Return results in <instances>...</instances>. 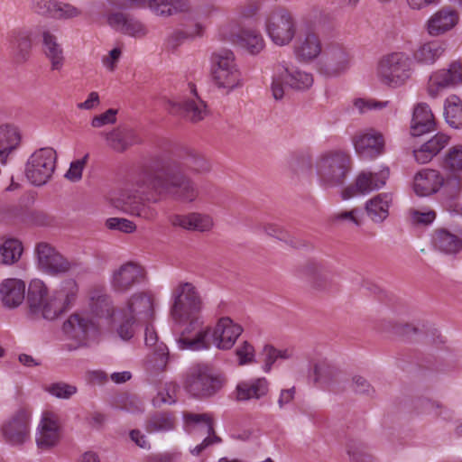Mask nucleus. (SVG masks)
<instances>
[{
  "label": "nucleus",
  "instance_id": "nucleus-37",
  "mask_svg": "<svg viewBox=\"0 0 462 462\" xmlns=\"http://www.w3.org/2000/svg\"><path fill=\"white\" fill-rule=\"evenodd\" d=\"M458 22L457 13L449 8H442L435 13L428 22L430 35H439L451 30Z\"/></svg>",
  "mask_w": 462,
  "mask_h": 462
},
{
  "label": "nucleus",
  "instance_id": "nucleus-23",
  "mask_svg": "<svg viewBox=\"0 0 462 462\" xmlns=\"http://www.w3.org/2000/svg\"><path fill=\"white\" fill-rule=\"evenodd\" d=\"M243 328L228 317L218 319L209 335L210 345L222 350L230 349L242 334Z\"/></svg>",
  "mask_w": 462,
  "mask_h": 462
},
{
  "label": "nucleus",
  "instance_id": "nucleus-13",
  "mask_svg": "<svg viewBox=\"0 0 462 462\" xmlns=\"http://www.w3.org/2000/svg\"><path fill=\"white\" fill-rule=\"evenodd\" d=\"M312 74L297 68L279 66L273 77L271 90L273 97L280 100L284 96V88L287 86L297 90H306L313 85Z\"/></svg>",
  "mask_w": 462,
  "mask_h": 462
},
{
  "label": "nucleus",
  "instance_id": "nucleus-8",
  "mask_svg": "<svg viewBox=\"0 0 462 462\" xmlns=\"http://www.w3.org/2000/svg\"><path fill=\"white\" fill-rule=\"evenodd\" d=\"M187 321L181 333L176 337V345L179 350L199 351L210 347L209 335L211 328L205 326L204 319L200 315L192 314L183 317L180 321Z\"/></svg>",
  "mask_w": 462,
  "mask_h": 462
},
{
  "label": "nucleus",
  "instance_id": "nucleus-51",
  "mask_svg": "<svg viewBox=\"0 0 462 462\" xmlns=\"http://www.w3.org/2000/svg\"><path fill=\"white\" fill-rule=\"evenodd\" d=\"M407 214L410 223L414 226H430L437 217V212L429 207L411 208Z\"/></svg>",
  "mask_w": 462,
  "mask_h": 462
},
{
  "label": "nucleus",
  "instance_id": "nucleus-26",
  "mask_svg": "<svg viewBox=\"0 0 462 462\" xmlns=\"http://www.w3.org/2000/svg\"><path fill=\"white\" fill-rule=\"evenodd\" d=\"M352 65L349 51L342 45H331L326 51V60L321 71L328 77H337L346 73Z\"/></svg>",
  "mask_w": 462,
  "mask_h": 462
},
{
  "label": "nucleus",
  "instance_id": "nucleus-14",
  "mask_svg": "<svg viewBox=\"0 0 462 462\" xmlns=\"http://www.w3.org/2000/svg\"><path fill=\"white\" fill-rule=\"evenodd\" d=\"M97 323L87 310L76 311L62 324V332L68 339L74 340L78 346L87 345L89 338L97 333Z\"/></svg>",
  "mask_w": 462,
  "mask_h": 462
},
{
  "label": "nucleus",
  "instance_id": "nucleus-47",
  "mask_svg": "<svg viewBox=\"0 0 462 462\" xmlns=\"http://www.w3.org/2000/svg\"><path fill=\"white\" fill-rule=\"evenodd\" d=\"M444 116L451 127H462V101L458 97L450 96L446 99Z\"/></svg>",
  "mask_w": 462,
  "mask_h": 462
},
{
  "label": "nucleus",
  "instance_id": "nucleus-21",
  "mask_svg": "<svg viewBox=\"0 0 462 462\" xmlns=\"http://www.w3.org/2000/svg\"><path fill=\"white\" fill-rule=\"evenodd\" d=\"M98 135L106 146L115 152H124L142 142L137 131L128 125H118L108 131H101Z\"/></svg>",
  "mask_w": 462,
  "mask_h": 462
},
{
  "label": "nucleus",
  "instance_id": "nucleus-12",
  "mask_svg": "<svg viewBox=\"0 0 462 462\" xmlns=\"http://www.w3.org/2000/svg\"><path fill=\"white\" fill-rule=\"evenodd\" d=\"M185 389L194 397H209L222 386L221 380L215 376L206 365H195L186 374Z\"/></svg>",
  "mask_w": 462,
  "mask_h": 462
},
{
  "label": "nucleus",
  "instance_id": "nucleus-30",
  "mask_svg": "<svg viewBox=\"0 0 462 462\" xmlns=\"http://www.w3.org/2000/svg\"><path fill=\"white\" fill-rule=\"evenodd\" d=\"M42 51L51 64V70L60 71L65 64L62 45L59 42L55 31L43 28L42 31Z\"/></svg>",
  "mask_w": 462,
  "mask_h": 462
},
{
  "label": "nucleus",
  "instance_id": "nucleus-29",
  "mask_svg": "<svg viewBox=\"0 0 462 462\" xmlns=\"http://www.w3.org/2000/svg\"><path fill=\"white\" fill-rule=\"evenodd\" d=\"M128 316L142 324L151 319L154 313V302L151 295L144 292L133 294L126 301L125 307L120 309Z\"/></svg>",
  "mask_w": 462,
  "mask_h": 462
},
{
  "label": "nucleus",
  "instance_id": "nucleus-52",
  "mask_svg": "<svg viewBox=\"0 0 462 462\" xmlns=\"http://www.w3.org/2000/svg\"><path fill=\"white\" fill-rule=\"evenodd\" d=\"M169 361V349L161 342L154 346L152 353L146 359V366L152 371H162Z\"/></svg>",
  "mask_w": 462,
  "mask_h": 462
},
{
  "label": "nucleus",
  "instance_id": "nucleus-39",
  "mask_svg": "<svg viewBox=\"0 0 462 462\" xmlns=\"http://www.w3.org/2000/svg\"><path fill=\"white\" fill-rule=\"evenodd\" d=\"M50 291L66 312L76 304L79 287L74 279H65L60 282L55 289Z\"/></svg>",
  "mask_w": 462,
  "mask_h": 462
},
{
  "label": "nucleus",
  "instance_id": "nucleus-2",
  "mask_svg": "<svg viewBox=\"0 0 462 462\" xmlns=\"http://www.w3.org/2000/svg\"><path fill=\"white\" fill-rule=\"evenodd\" d=\"M412 60L404 51H392L380 58L376 77L383 85L397 88L402 87L412 75Z\"/></svg>",
  "mask_w": 462,
  "mask_h": 462
},
{
  "label": "nucleus",
  "instance_id": "nucleus-36",
  "mask_svg": "<svg viewBox=\"0 0 462 462\" xmlns=\"http://www.w3.org/2000/svg\"><path fill=\"white\" fill-rule=\"evenodd\" d=\"M435 129L434 116L430 106L425 103L418 104L414 110L411 124V133L413 136H420Z\"/></svg>",
  "mask_w": 462,
  "mask_h": 462
},
{
  "label": "nucleus",
  "instance_id": "nucleus-11",
  "mask_svg": "<svg viewBox=\"0 0 462 462\" xmlns=\"http://www.w3.org/2000/svg\"><path fill=\"white\" fill-rule=\"evenodd\" d=\"M36 262L39 269L50 275L57 276L72 273L79 264L64 257L54 246L40 242L35 246Z\"/></svg>",
  "mask_w": 462,
  "mask_h": 462
},
{
  "label": "nucleus",
  "instance_id": "nucleus-9",
  "mask_svg": "<svg viewBox=\"0 0 462 462\" xmlns=\"http://www.w3.org/2000/svg\"><path fill=\"white\" fill-rule=\"evenodd\" d=\"M171 300V314L176 322H180L183 317L200 313L203 309L202 299L190 282H180L172 290Z\"/></svg>",
  "mask_w": 462,
  "mask_h": 462
},
{
  "label": "nucleus",
  "instance_id": "nucleus-58",
  "mask_svg": "<svg viewBox=\"0 0 462 462\" xmlns=\"http://www.w3.org/2000/svg\"><path fill=\"white\" fill-rule=\"evenodd\" d=\"M263 232L276 239L295 245L290 233L280 224L277 223H266L263 225Z\"/></svg>",
  "mask_w": 462,
  "mask_h": 462
},
{
  "label": "nucleus",
  "instance_id": "nucleus-60",
  "mask_svg": "<svg viewBox=\"0 0 462 462\" xmlns=\"http://www.w3.org/2000/svg\"><path fill=\"white\" fill-rule=\"evenodd\" d=\"M355 108L364 114L370 110H381L389 105V101H377L375 99L356 98L353 101Z\"/></svg>",
  "mask_w": 462,
  "mask_h": 462
},
{
  "label": "nucleus",
  "instance_id": "nucleus-48",
  "mask_svg": "<svg viewBox=\"0 0 462 462\" xmlns=\"http://www.w3.org/2000/svg\"><path fill=\"white\" fill-rule=\"evenodd\" d=\"M116 319L118 321L116 334L125 341L130 340L134 336L137 328L142 324L120 310H117L114 318V320Z\"/></svg>",
  "mask_w": 462,
  "mask_h": 462
},
{
  "label": "nucleus",
  "instance_id": "nucleus-40",
  "mask_svg": "<svg viewBox=\"0 0 462 462\" xmlns=\"http://www.w3.org/2000/svg\"><path fill=\"white\" fill-rule=\"evenodd\" d=\"M449 137L442 133L435 134L419 149L413 151L415 160L421 164L432 160L448 143Z\"/></svg>",
  "mask_w": 462,
  "mask_h": 462
},
{
  "label": "nucleus",
  "instance_id": "nucleus-50",
  "mask_svg": "<svg viewBox=\"0 0 462 462\" xmlns=\"http://www.w3.org/2000/svg\"><path fill=\"white\" fill-rule=\"evenodd\" d=\"M350 462H377L370 453L367 444L359 439H350L346 444Z\"/></svg>",
  "mask_w": 462,
  "mask_h": 462
},
{
  "label": "nucleus",
  "instance_id": "nucleus-3",
  "mask_svg": "<svg viewBox=\"0 0 462 462\" xmlns=\"http://www.w3.org/2000/svg\"><path fill=\"white\" fill-rule=\"evenodd\" d=\"M350 157L342 151H328L320 153L315 161V171L319 184L334 188L345 182L349 171Z\"/></svg>",
  "mask_w": 462,
  "mask_h": 462
},
{
  "label": "nucleus",
  "instance_id": "nucleus-33",
  "mask_svg": "<svg viewBox=\"0 0 462 462\" xmlns=\"http://www.w3.org/2000/svg\"><path fill=\"white\" fill-rule=\"evenodd\" d=\"M443 183L444 178L439 171L424 169L415 175L413 189L418 196L425 197L436 193Z\"/></svg>",
  "mask_w": 462,
  "mask_h": 462
},
{
  "label": "nucleus",
  "instance_id": "nucleus-1",
  "mask_svg": "<svg viewBox=\"0 0 462 462\" xmlns=\"http://www.w3.org/2000/svg\"><path fill=\"white\" fill-rule=\"evenodd\" d=\"M137 189L126 188L113 193L111 205L116 209L147 221L157 217V211L148 202H157L159 199L153 194L143 197V189L146 187L156 195H167L183 203L196 201L199 190L196 183L187 177L179 167L167 166L148 175L136 182Z\"/></svg>",
  "mask_w": 462,
  "mask_h": 462
},
{
  "label": "nucleus",
  "instance_id": "nucleus-44",
  "mask_svg": "<svg viewBox=\"0 0 462 462\" xmlns=\"http://www.w3.org/2000/svg\"><path fill=\"white\" fill-rule=\"evenodd\" d=\"M21 140L18 129L10 125H0V161L6 163L8 154L16 149Z\"/></svg>",
  "mask_w": 462,
  "mask_h": 462
},
{
  "label": "nucleus",
  "instance_id": "nucleus-16",
  "mask_svg": "<svg viewBox=\"0 0 462 462\" xmlns=\"http://www.w3.org/2000/svg\"><path fill=\"white\" fill-rule=\"evenodd\" d=\"M31 412L25 409H19L2 426L1 432L5 440L13 446H21L31 438Z\"/></svg>",
  "mask_w": 462,
  "mask_h": 462
},
{
  "label": "nucleus",
  "instance_id": "nucleus-20",
  "mask_svg": "<svg viewBox=\"0 0 462 462\" xmlns=\"http://www.w3.org/2000/svg\"><path fill=\"white\" fill-rule=\"evenodd\" d=\"M184 427L187 432L191 433L194 430L199 429L208 434L203 441L197 445L190 452L198 456L208 446L220 442V439L215 435L212 418L208 413H191L183 414Z\"/></svg>",
  "mask_w": 462,
  "mask_h": 462
},
{
  "label": "nucleus",
  "instance_id": "nucleus-59",
  "mask_svg": "<svg viewBox=\"0 0 462 462\" xmlns=\"http://www.w3.org/2000/svg\"><path fill=\"white\" fill-rule=\"evenodd\" d=\"M106 226L110 230H118L125 234H131L136 230V225L132 220L124 217L107 218Z\"/></svg>",
  "mask_w": 462,
  "mask_h": 462
},
{
  "label": "nucleus",
  "instance_id": "nucleus-32",
  "mask_svg": "<svg viewBox=\"0 0 462 462\" xmlns=\"http://www.w3.org/2000/svg\"><path fill=\"white\" fill-rule=\"evenodd\" d=\"M393 203V193L382 192L366 200L365 210L372 222L381 224L389 217Z\"/></svg>",
  "mask_w": 462,
  "mask_h": 462
},
{
  "label": "nucleus",
  "instance_id": "nucleus-57",
  "mask_svg": "<svg viewBox=\"0 0 462 462\" xmlns=\"http://www.w3.org/2000/svg\"><path fill=\"white\" fill-rule=\"evenodd\" d=\"M442 188L448 196L457 197L462 190V172H448Z\"/></svg>",
  "mask_w": 462,
  "mask_h": 462
},
{
  "label": "nucleus",
  "instance_id": "nucleus-62",
  "mask_svg": "<svg viewBox=\"0 0 462 462\" xmlns=\"http://www.w3.org/2000/svg\"><path fill=\"white\" fill-rule=\"evenodd\" d=\"M116 109L109 108L104 113L93 116L90 125L93 128H101L106 125H114L116 122Z\"/></svg>",
  "mask_w": 462,
  "mask_h": 462
},
{
  "label": "nucleus",
  "instance_id": "nucleus-35",
  "mask_svg": "<svg viewBox=\"0 0 462 462\" xmlns=\"http://www.w3.org/2000/svg\"><path fill=\"white\" fill-rule=\"evenodd\" d=\"M25 295V282L21 279H5L0 284V298L6 308L14 309L22 304Z\"/></svg>",
  "mask_w": 462,
  "mask_h": 462
},
{
  "label": "nucleus",
  "instance_id": "nucleus-64",
  "mask_svg": "<svg viewBox=\"0 0 462 462\" xmlns=\"http://www.w3.org/2000/svg\"><path fill=\"white\" fill-rule=\"evenodd\" d=\"M80 14V11L72 5L56 2L53 18L56 19H71Z\"/></svg>",
  "mask_w": 462,
  "mask_h": 462
},
{
  "label": "nucleus",
  "instance_id": "nucleus-18",
  "mask_svg": "<svg viewBox=\"0 0 462 462\" xmlns=\"http://www.w3.org/2000/svg\"><path fill=\"white\" fill-rule=\"evenodd\" d=\"M352 143L357 155L364 160H374L384 152L383 134L372 128L356 133Z\"/></svg>",
  "mask_w": 462,
  "mask_h": 462
},
{
  "label": "nucleus",
  "instance_id": "nucleus-25",
  "mask_svg": "<svg viewBox=\"0 0 462 462\" xmlns=\"http://www.w3.org/2000/svg\"><path fill=\"white\" fill-rule=\"evenodd\" d=\"M462 83V64L453 61L448 69L433 72L429 79L428 91L431 97H436L440 91L448 88H454Z\"/></svg>",
  "mask_w": 462,
  "mask_h": 462
},
{
  "label": "nucleus",
  "instance_id": "nucleus-55",
  "mask_svg": "<svg viewBox=\"0 0 462 462\" xmlns=\"http://www.w3.org/2000/svg\"><path fill=\"white\" fill-rule=\"evenodd\" d=\"M443 166L448 172H462V144L453 145L448 150Z\"/></svg>",
  "mask_w": 462,
  "mask_h": 462
},
{
  "label": "nucleus",
  "instance_id": "nucleus-43",
  "mask_svg": "<svg viewBox=\"0 0 462 462\" xmlns=\"http://www.w3.org/2000/svg\"><path fill=\"white\" fill-rule=\"evenodd\" d=\"M322 51L319 37L313 32H307L300 37L294 47L296 56L302 60H312Z\"/></svg>",
  "mask_w": 462,
  "mask_h": 462
},
{
  "label": "nucleus",
  "instance_id": "nucleus-54",
  "mask_svg": "<svg viewBox=\"0 0 462 462\" xmlns=\"http://www.w3.org/2000/svg\"><path fill=\"white\" fill-rule=\"evenodd\" d=\"M185 167L193 173L204 174L210 171V162L200 153L189 151L185 159Z\"/></svg>",
  "mask_w": 462,
  "mask_h": 462
},
{
  "label": "nucleus",
  "instance_id": "nucleus-6",
  "mask_svg": "<svg viewBox=\"0 0 462 462\" xmlns=\"http://www.w3.org/2000/svg\"><path fill=\"white\" fill-rule=\"evenodd\" d=\"M28 304L31 314L46 320H55L65 310L41 280H33L29 286Z\"/></svg>",
  "mask_w": 462,
  "mask_h": 462
},
{
  "label": "nucleus",
  "instance_id": "nucleus-53",
  "mask_svg": "<svg viewBox=\"0 0 462 462\" xmlns=\"http://www.w3.org/2000/svg\"><path fill=\"white\" fill-rule=\"evenodd\" d=\"M416 408L421 414L441 417L445 420L450 417L449 411L437 400L421 398L417 402Z\"/></svg>",
  "mask_w": 462,
  "mask_h": 462
},
{
  "label": "nucleus",
  "instance_id": "nucleus-42",
  "mask_svg": "<svg viewBox=\"0 0 462 462\" xmlns=\"http://www.w3.org/2000/svg\"><path fill=\"white\" fill-rule=\"evenodd\" d=\"M189 88L193 96L180 104V108L183 116L188 120L198 122L204 119L208 115L207 106L205 102L198 97L194 84L189 83Z\"/></svg>",
  "mask_w": 462,
  "mask_h": 462
},
{
  "label": "nucleus",
  "instance_id": "nucleus-15",
  "mask_svg": "<svg viewBox=\"0 0 462 462\" xmlns=\"http://www.w3.org/2000/svg\"><path fill=\"white\" fill-rule=\"evenodd\" d=\"M390 177V169L387 166H381L377 171H362L356 176L355 185L345 189L341 197L347 200L357 194L367 195L371 192L382 189L387 183Z\"/></svg>",
  "mask_w": 462,
  "mask_h": 462
},
{
  "label": "nucleus",
  "instance_id": "nucleus-61",
  "mask_svg": "<svg viewBox=\"0 0 462 462\" xmlns=\"http://www.w3.org/2000/svg\"><path fill=\"white\" fill-rule=\"evenodd\" d=\"M88 154H85L81 159L75 160L70 162L69 168L65 173V178L72 182L81 180L83 170L87 164Z\"/></svg>",
  "mask_w": 462,
  "mask_h": 462
},
{
  "label": "nucleus",
  "instance_id": "nucleus-5",
  "mask_svg": "<svg viewBox=\"0 0 462 462\" xmlns=\"http://www.w3.org/2000/svg\"><path fill=\"white\" fill-rule=\"evenodd\" d=\"M211 73L215 85L226 93L242 86L241 73L230 50H220L212 54Z\"/></svg>",
  "mask_w": 462,
  "mask_h": 462
},
{
  "label": "nucleus",
  "instance_id": "nucleus-7",
  "mask_svg": "<svg viewBox=\"0 0 462 462\" xmlns=\"http://www.w3.org/2000/svg\"><path fill=\"white\" fill-rule=\"evenodd\" d=\"M217 37L225 42L236 44L251 54H258L264 46V40L259 31L242 28L237 20H228L217 30Z\"/></svg>",
  "mask_w": 462,
  "mask_h": 462
},
{
  "label": "nucleus",
  "instance_id": "nucleus-63",
  "mask_svg": "<svg viewBox=\"0 0 462 462\" xmlns=\"http://www.w3.org/2000/svg\"><path fill=\"white\" fill-rule=\"evenodd\" d=\"M303 272L313 283L317 284L319 280L326 277L327 270L318 262H310L305 265Z\"/></svg>",
  "mask_w": 462,
  "mask_h": 462
},
{
  "label": "nucleus",
  "instance_id": "nucleus-22",
  "mask_svg": "<svg viewBox=\"0 0 462 462\" xmlns=\"http://www.w3.org/2000/svg\"><path fill=\"white\" fill-rule=\"evenodd\" d=\"M144 279V270L134 263H125L116 269L110 278L111 288L119 293L128 291Z\"/></svg>",
  "mask_w": 462,
  "mask_h": 462
},
{
  "label": "nucleus",
  "instance_id": "nucleus-41",
  "mask_svg": "<svg viewBox=\"0 0 462 462\" xmlns=\"http://www.w3.org/2000/svg\"><path fill=\"white\" fill-rule=\"evenodd\" d=\"M446 47L440 41H430L420 44L413 52V60L421 65L434 64L445 52Z\"/></svg>",
  "mask_w": 462,
  "mask_h": 462
},
{
  "label": "nucleus",
  "instance_id": "nucleus-19",
  "mask_svg": "<svg viewBox=\"0 0 462 462\" xmlns=\"http://www.w3.org/2000/svg\"><path fill=\"white\" fill-rule=\"evenodd\" d=\"M61 438V427L58 416L51 411H44L35 433L38 448L48 450L56 447Z\"/></svg>",
  "mask_w": 462,
  "mask_h": 462
},
{
  "label": "nucleus",
  "instance_id": "nucleus-34",
  "mask_svg": "<svg viewBox=\"0 0 462 462\" xmlns=\"http://www.w3.org/2000/svg\"><path fill=\"white\" fill-rule=\"evenodd\" d=\"M107 21L115 30L131 37L141 38L147 33L145 26L139 20L124 13H113Z\"/></svg>",
  "mask_w": 462,
  "mask_h": 462
},
{
  "label": "nucleus",
  "instance_id": "nucleus-27",
  "mask_svg": "<svg viewBox=\"0 0 462 462\" xmlns=\"http://www.w3.org/2000/svg\"><path fill=\"white\" fill-rule=\"evenodd\" d=\"M432 245L439 252L454 255L462 251V229L438 227L434 230Z\"/></svg>",
  "mask_w": 462,
  "mask_h": 462
},
{
  "label": "nucleus",
  "instance_id": "nucleus-49",
  "mask_svg": "<svg viewBox=\"0 0 462 462\" xmlns=\"http://www.w3.org/2000/svg\"><path fill=\"white\" fill-rule=\"evenodd\" d=\"M361 209L355 208L350 210H339L328 217V221L335 226H360Z\"/></svg>",
  "mask_w": 462,
  "mask_h": 462
},
{
  "label": "nucleus",
  "instance_id": "nucleus-38",
  "mask_svg": "<svg viewBox=\"0 0 462 462\" xmlns=\"http://www.w3.org/2000/svg\"><path fill=\"white\" fill-rule=\"evenodd\" d=\"M269 383L264 377L241 381L236 385V395L239 401L258 400L267 394Z\"/></svg>",
  "mask_w": 462,
  "mask_h": 462
},
{
  "label": "nucleus",
  "instance_id": "nucleus-17",
  "mask_svg": "<svg viewBox=\"0 0 462 462\" xmlns=\"http://www.w3.org/2000/svg\"><path fill=\"white\" fill-rule=\"evenodd\" d=\"M119 7H148L159 16H171L180 13H188L190 9L189 0H108Z\"/></svg>",
  "mask_w": 462,
  "mask_h": 462
},
{
  "label": "nucleus",
  "instance_id": "nucleus-56",
  "mask_svg": "<svg viewBox=\"0 0 462 462\" xmlns=\"http://www.w3.org/2000/svg\"><path fill=\"white\" fill-rule=\"evenodd\" d=\"M44 390L51 396L59 399H69L78 391L75 385L64 382L50 383L44 386Z\"/></svg>",
  "mask_w": 462,
  "mask_h": 462
},
{
  "label": "nucleus",
  "instance_id": "nucleus-4",
  "mask_svg": "<svg viewBox=\"0 0 462 462\" xmlns=\"http://www.w3.org/2000/svg\"><path fill=\"white\" fill-rule=\"evenodd\" d=\"M264 30L277 46H286L294 39L298 24L293 14L284 7H274L265 14Z\"/></svg>",
  "mask_w": 462,
  "mask_h": 462
},
{
  "label": "nucleus",
  "instance_id": "nucleus-46",
  "mask_svg": "<svg viewBox=\"0 0 462 462\" xmlns=\"http://www.w3.org/2000/svg\"><path fill=\"white\" fill-rule=\"evenodd\" d=\"M145 429L148 433L169 432L175 429V419L170 413L158 412L147 420Z\"/></svg>",
  "mask_w": 462,
  "mask_h": 462
},
{
  "label": "nucleus",
  "instance_id": "nucleus-31",
  "mask_svg": "<svg viewBox=\"0 0 462 462\" xmlns=\"http://www.w3.org/2000/svg\"><path fill=\"white\" fill-rule=\"evenodd\" d=\"M170 221L173 226L200 233L208 232L214 226L213 217L208 214L200 212L173 215Z\"/></svg>",
  "mask_w": 462,
  "mask_h": 462
},
{
  "label": "nucleus",
  "instance_id": "nucleus-28",
  "mask_svg": "<svg viewBox=\"0 0 462 462\" xmlns=\"http://www.w3.org/2000/svg\"><path fill=\"white\" fill-rule=\"evenodd\" d=\"M311 376L315 383L322 388H331L345 380L344 372L333 362L322 359L313 365Z\"/></svg>",
  "mask_w": 462,
  "mask_h": 462
},
{
  "label": "nucleus",
  "instance_id": "nucleus-10",
  "mask_svg": "<svg viewBox=\"0 0 462 462\" xmlns=\"http://www.w3.org/2000/svg\"><path fill=\"white\" fill-rule=\"evenodd\" d=\"M57 161L56 151L51 147L36 150L25 165V176L34 186H42L51 178Z\"/></svg>",
  "mask_w": 462,
  "mask_h": 462
},
{
  "label": "nucleus",
  "instance_id": "nucleus-24",
  "mask_svg": "<svg viewBox=\"0 0 462 462\" xmlns=\"http://www.w3.org/2000/svg\"><path fill=\"white\" fill-rule=\"evenodd\" d=\"M88 310L91 319H94L97 326L100 320L114 321L116 310L111 297L106 294L105 288H94L89 291Z\"/></svg>",
  "mask_w": 462,
  "mask_h": 462
},
{
  "label": "nucleus",
  "instance_id": "nucleus-45",
  "mask_svg": "<svg viewBox=\"0 0 462 462\" xmlns=\"http://www.w3.org/2000/svg\"><path fill=\"white\" fill-rule=\"evenodd\" d=\"M23 244L15 238H6L0 242V263L12 265L17 263L23 254Z\"/></svg>",
  "mask_w": 462,
  "mask_h": 462
}]
</instances>
